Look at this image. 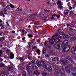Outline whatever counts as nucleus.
<instances>
[{
	"label": "nucleus",
	"instance_id": "f257e3e1",
	"mask_svg": "<svg viewBox=\"0 0 76 76\" xmlns=\"http://www.w3.org/2000/svg\"><path fill=\"white\" fill-rule=\"evenodd\" d=\"M36 64L37 66L40 67V66H42L45 69L48 70V71L51 72L52 71V68L51 67V66L50 64H48L46 66L45 63L42 61H37Z\"/></svg>",
	"mask_w": 76,
	"mask_h": 76
},
{
	"label": "nucleus",
	"instance_id": "f03ea898",
	"mask_svg": "<svg viewBox=\"0 0 76 76\" xmlns=\"http://www.w3.org/2000/svg\"><path fill=\"white\" fill-rule=\"evenodd\" d=\"M63 49V51L67 53L70 50V46L69 45H68L66 46H64L63 48H62Z\"/></svg>",
	"mask_w": 76,
	"mask_h": 76
},
{
	"label": "nucleus",
	"instance_id": "7ed1b4c3",
	"mask_svg": "<svg viewBox=\"0 0 76 76\" xmlns=\"http://www.w3.org/2000/svg\"><path fill=\"white\" fill-rule=\"evenodd\" d=\"M33 66L34 65H33V64H32V63H29L28 65V64H27L26 69L28 72H29V67L31 69H32Z\"/></svg>",
	"mask_w": 76,
	"mask_h": 76
},
{
	"label": "nucleus",
	"instance_id": "20e7f679",
	"mask_svg": "<svg viewBox=\"0 0 76 76\" xmlns=\"http://www.w3.org/2000/svg\"><path fill=\"white\" fill-rule=\"evenodd\" d=\"M68 42H69L67 40H64L63 42H62V43L61 44L62 48H63L64 47L67 46V44H68Z\"/></svg>",
	"mask_w": 76,
	"mask_h": 76
},
{
	"label": "nucleus",
	"instance_id": "39448f33",
	"mask_svg": "<svg viewBox=\"0 0 76 76\" xmlns=\"http://www.w3.org/2000/svg\"><path fill=\"white\" fill-rule=\"evenodd\" d=\"M57 4L58 5V8L59 9H61L62 8V4H61V2L60 1H58L57 2Z\"/></svg>",
	"mask_w": 76,
	"mask_h": 76
},
{
	"label": "nucleus",
	"instance_id": "423d86ee",
	"mask_svg": "<svg viewBox=\"0 0 76 76\" xmlns=\"http://www.w3.org/2000/svg\"><path fill=\"white\" fill-rule=\"evenodd\" d=\"M71 51L72 53H73L74 54H76V49L75 47H73L71 49Z\"/></svg>",
	"mask_w": 76,
	"mask_h": 76
},
{
	"label": "nucleus",
	"instance_id": "0eeeda50",
	"mask_svg": "<svg viewBox=\"0 0 76 76\" xmlns=\"http://www.w3.org/2000/svg\"><path fill=\"white\" fill-rule=\"evenodd\" d=\"M7 72L3 71L0 73V76H5V75H7Z\"/></svg>",
	"mask_w": 76,
	"mask_h": 76
},
{
	"label": "nucleus",
	"instance_id": "6e6552de",
	"mask_svg": "<svg viewBox=\"0 0 76 76\" xmlns=\"http://www.w3.org/2000/svg\"><path fill=\"white\" fill-rule=\"evenodd\" d=\"M54 46L56 48V49H58V50H60V45L58 44H55L54 45Z\"/></svg>",
	"mask_w": 76,
	"mask_h": 76
},
{
	"label": "nucleus",
	"instance_id": "1a4fd4ad",
	"mask_svg": "<svg viewBox=\"0 0 76 76\" xmlns=\"http://www.w3.org/2000/svg\"><path fill=\"white\" fill-rule=\"evenodd\" d=\"M52 61H55V62L57 61L58 63L59 62L58 61V58L57 57H56L54 58H53L52 59Z\"/></svg>",
	"mask_w": 76,
	"mask_h": 76
},
{
	"label": "nucleus",
	"instance_id": "9d476101",
	"mask_svg": "<svg viewBox=\"0 0 76 76\" xmlns=\"http://www.w3.org/2000/svg\"><path fill=\"white\" fill-rule=\"evenodd\" d=\"M66 67L67 68H69V69H73V65L71 64L67 65Z\"/></svg>",
	"mask_w": 76,
	"mask_h": 76
},
{
	"label": "nucleus",
	"instance_id": "9b49d317",
	"mask_svg": "<svg viewBox=\"0 0 76 76\" xmlns=\"http://www.w3.org/2000/svg\"><path fill=\"white\" fill-rule=\"evenodd\" d=\"M54 38H52V39H50L49 40V44L50 45H53L54 44Z\"/></svg>",
	"mask_w": 76,
	"mask_h": 76
},
{
	"label": "nucleus",
	"instance_id": "f8f14e48",
	"mask_svg": "<svg viewBox=\"0 0 76 76\" xmlns=\"http://www.w3.org/2000/svg\"><path fill=\"white\" fill-rule=\"evenodd\" d=\"M65 70L66 72L67 73H70V70L69 69V68L66 67V66L65 68Z\"/></svg>",
	"mask_w": 76,
	"mask_h": 76
},
{
	"label": "nucleus",
	"instance_id": "ddd939ff",
	"mask_svg": "<svg viewBox=\"0 0 76 76\" xmlns=\"http://www.w3.org/2000/svg\"><path fill=\"white\" fill-rule=\"evenodd\" d=\"M61 41V40L57 38L55 40V42H60Z\"/></svg>",
	"mask_w": 76,
	"mask_h": 76
},
{
	"label": "nucleus",
	"instance_id": "4468645a",
	"mask_svg": "<svg viewBox=\"0 0 76 76\" xmlns=\"http://www.w3.org/2000/svg\"><path fill=\"white\" fill-rule=\"evenodd\" d=\"M76 39V37H73L71 38L70 39V41L72 42V41H73Z\"/></svg>",
	"mask_w": 76,
	"mask_h": 76
},
{
	"label": "nucleus",
	"instance_id": "2eb2a0df",
	"mask_svg": "<svg viewBox=\"0 0 76 76\" xmlns=\"http://www.w3.org/2000/svg\"><path fill=\"white\" fill-rule=\"evenodd\" d=\"M69 38V36L67 35H65L63 36V38L64 39H68Z\"/></svg>",
	"mask_w": 76,
	"mask_h": 76
},
{
	"label": "nucleus",
	"instance_id": "dca6fc26",
	"mask_svg": "<svg viewBox=\"0 0 76 76\" xmlns=\"http://www.w3.org/2000/svg\"><path fill=\"white\" fill-rule=\"evenodd\" d=\"M47 53V50H46V49L45 48H43V51H42V53L43 54H45Z\"/></svg>",
	"mask_w": 76,
	"mask_h": 76
},
{
	"label": "nucleus",
	"instance_id": "f3484780",
	"mask_svg": "<svg viewBox=\"0 0 76 76\" xmlns=\"http://www.w3.org/2000/svg\"><path fill=\"white\" fill-rule=\"evenodd\" d=\"M28 45L27 47V48H31V42H29L28 43Z\"/></svg>",
	"mask_w": 76,
	"mask_h": 76
},
{
	"label": "nucleus",
	"instance_id": "a211bd4d",
	"mask_svg": "<svg viewBox=\"0 0 76 76\" xmlns=\"http://www.w3.org/2000/svg\"><path fill=\"white\" fill-rule=\"evenodd\" d=\"M64 12L65 15H68L69 13V11L67 10H65Z\"/></svg>",
	"mask_w": 76,
	"mask_h": 76
},
{
	"label": "nucleus",
	"instance_id": "6ab92c4d",
	"mask_svg": "<svg viewBox=\"0 0 76 76\" xmlns=\"http://www.w3.org/2000/svg\"><path fill=\"white\" fill-rule=\"evenodd\" d=\"M14 58V54L11 53H10V58Z\"/></svg>",
	"mask_w": 76,
	"mask_h": 76
},
{
	"label": "nucleus",
	"instance_id": "aec40b11",
	"mask_svg": "<svg viewBox=\"0 0 76 76\" xmlns=\"http://www.w3.org/2000/svg\"><path fill=\"white\" fill-rule=\"evenodd\" d=\"M12 69H13V67L12 66H10L7 68V70H8L9 71L11 70Z\"/></svg>",
	"mask_w": 76,
	"mask_h": 76
},
{
	"label": "nucleus",
	"instance_id": "412c9836",
	"mask_svg": "<svg viewBox=\"0 0 76 76\" xmlns=\"http://www.w3.org/2000/svg\"><path fill=\"white\" fill-rule=\"evenodd\" d=\"M42 74L43 76H46L47 75V73H45L44 72H42Z\"/></svg>",
	"mask_w": 76,
	"mask_h": 76
},
{
	"label": "nucleus",
	"instance_id": "4be33fe9",
	"mask_svg": "<svg viewBox=\"0 0 76 76\" xmlns=\"http://www.w3.org/2000/svg\"><path fill=\"white\" fill-rule=\"evenodd\" d=\"M34 73H35V74L37 75L38 76V74H39V72H38V71L37 70H36L34 71Z\"/></svg>",
	"mask_w": 76,
	"mask_h": 76
},
{
	"label": "nucleus",
	"instance_id": "5701e85b",
	"mask_svg": "<svg viewBox=\"0 0 76 76\" xmlns=\"http://www.w3.org/2000/svg\"><path fill=\"white\" fill-rule=\"evenodd\" d=\"M5 66L4 65V64L3 63L1 64L0 65V67H5Z\"/></svg>",
	"mask_w": 76,
	"mask_h": 76
},
{
	"label": "nucleus",
	"instance_id": "b1692460",
	"mask_svg": "<svg viewBox=\"0 0 76 76\" xmlns=\"http://www.w3.org/2000/svg\"><path fill=\"white\" fill-rule=\"evenodd\" d=\"M32 69H34V70L37 69V66H36L33 65L32 68Z\"/></svg>",
	"mask_w": 76,
	"mask_h": 76
},
{
	"label": "nucleus",
	"instance_id": "393cba45",
	"mask_svg": "<svg viewBox=\"0 0 76 76\" xmlns=\"http://www.w3.org/2000/svg\"><path fill=\"white\" fill-rule=\"evenodd\" d=\"M10 4V7L11 8H12V9L15 8V6L13 5L12 4Z\"/></svg>",
	"mask_w": 76,
	"mask_h": 76
},
{
	"label": "nucleus",
	"instance_id": "a878e982",
	"mask_svg": "<svg viewBox=\"0 0 76 76\" xmlns=\"http://www.w3.org/2000/svg\"><path fill=\"white\" fill-rule=\"evenodd\" d=\"M22 76H26V72H22Z\"/></svg>",
	"mask_w": 76,
	"mask_h": 76
},
{
	"label": "nucleus",
	"instance_id": "bb28decb",
	"mask_svg": "<svg viewBox=\"0 0 76 76\" xmlns=\"http://www.w3.org/2000/svg\"><path fill=\"white\" fill-rule=\"evenodd\" d=\"M20 61L21 62H23L24 59L23 58H20Z\"/></svg>",
	"mask_w": 76,
	"mask_h": 76
},
{
	"label": "nucleus",
	"instance_id": "cd10ccee",
	"mask_svg": "<svg viewBox=\"0 0 76 76\" xmlns=\"http://www.w3.org/2000/svg\"><path fill=\"white\" fill-rule=\"evenodd\" d=\"M6 52L7 54H10V51L9 49L7 50Z\"/></svg>",
	"mask_w": 76,
	"mask_h": 76
},
{
	"label": "nucleus",
	"instance_id": "c85d7f7f",
	"mask_svg": "<svg viewBox=\"0 0 76 76\" xmlns=\"http://www.w3.org/2000/svg\"><path fill=\"white\" fill-rule=\"evenodd\" d=\"M37 53H38L39 55V54H40V50H37Z\"/></svg>",
	"mask_w": 76,
	"mask_h": 76
},
{
	"label": "nucleus",
	"instance_id": "c756f323",
	"mask_svg": "<svg viewBox=\"0 0 76 76\" xmlns=\"http://www.w3.org/2000/svg\"><path fill=\"white\" fill-rule=\"evenodd\" d=\"M3 11H3L1 12V15H3V17H4V14H3Z\"/></svg>",
	"mask_w": 76,
	"mask_h": 76
},
{
	"label": "nucleus",
	"instance_id": "7c9ffc66",
	"mask_svg": "<svg viewBox=\"0 0 76 76\" xmlns=\"http://www.w3.org/2000/svg\"><path fill=\"white\" fill-rule=\"evenodd\" d=\"M48 42L47 41H46L44 43V44L45 45H48Z\"/></svg>",
	"mask_w": 76,
	"mask_h": 76
},
{
	"label": "nucleus",
	"instance_id": "2f4dec72",
	"mask_svg": "<svg viewBox=\"0 0 76 76\" xmlns=\"http://www.w3.org/2000/svg\"><path fill=\"white\" fill-rule=\"evenodd\" d=\"M61 63H62V64H65V62L64 60H61Z\"/></svg>",
	"mask_w": 76,
	"mask_h": 76
},
{
	"label": "nucleus",
	"instance_id": "473e14b6",
	"mask_svg": "<svg viewBox=\"0 0 76 76\" xmlns=\"http://www.w3.org/2000/svg\"><path fill=\"white\" fill-rule=\"evenodd\" d=\"M46 47H47V48H50L51 46L49 45H47L46 46Z\"/></svg>",
	"mask_w": 76,
	"mask_h": 76
},
{
	"label": "nucleus",
	"instance_id": "72a5a7b5",
	"mask_svg": "<svg viewBox=\"0 0 76 76\" xmlns=\"http://www.w3.org/2000/svg\"><path fill=\"white\" fill-rule=\"evenodd\" d=\"M28 16H29V18H32V16H33V15H29Z\"/></svg>",
	"mask_w": 76,
	"mask_h": 76
},
{
	"label": "nucleus",
	"instance_id": "f704fd0d",
	"mask_svg": "<svg viewBox=\"0 0 76 76\" xmlns=\"http://www.w3.org/2000/svg\"><path fill=\"white\" fill-rule=\"evenodd\" d=\"M70 15L72 16H73V12H70Z\"/></svg>",
	"mask_w": 76,
	"mask_h": 76
},
{
	"label": "nucleus",
	"instance_id": "c9c22d12",
	"mask_svg": "<svg viewBox=\"0 0 76 76\" xmlns=\"http://www.w3.org/2000/svg\"><path fill=\"white\" fill-rule=\"evenodd\" d=\"M28 37L30 38H31V37H33V36L31 34H29L28 35Z\"/></svg>",
	"mask_w": 76,
	"mask_h": 76
},
{
	"label": "nucleus",
	"instance_id": "e433bc0d",
	"mask_svg": "<svg viewBox=\"0 0 76 76\" xmlns=\"http://www.w3.org/2000/svg\"><path fill=\"white\" fill-rule=\"evenodd\" d=\"M18 66L19 67L21 68L22 66V64H20Z\"/></svg>",
	"mask_w": 76,
	"mask_h": 76
},
{
	"label": "nucleus",
	"instance_id": "4c0bfd02",
	"mask_svg": "<svg viewBox=\"0 0 76 76\" xmlns=\"http://www.w3.org/2000/svg\"><path fill=\"white\" fill-rule=\"evenodd\" d=\"M2 6L3 7H4L6 6L5 4H4L3 3H2Z\"/></svg>",
	"mask_w": 76,
	"mask_h": 76
},
{
	"label": "nucleus",
	"instance_id": "58836bf2",
	"mask_svg": "<svg viewBox=\"0 0 76 76\" xmlns=\"http://www.w3.org/2000/svg\"><path fill=\"white\" fill-rule=\"evenodd\" d=\"M73 29L71 28H69V30L70 31V32H73Z\"/></svg>",
	"mask_w": 76,
	"mask_h": 76
},
{
	"label": "nucleus",
	"instance_id": "ea45409f",
	"mask_svg": "<svg viewBox=\"0 0 76 76\" xmlns=\"http://www.w3.org/2000/svg\"><path fill=\"white\" fill-rule=\"evenodd\" d=\"M2 51L0 50V57H1V54H2Z\"/></svg>",
	"mask_w": 76,
	"mask_h": 76
},
{
	"label": "nucleus",
	"instance_id": "a19ab883",
	"mask_svg": "<svg viewBox=\"0 0 76 76\" xmlns=\"http://www.w3.org/2000/svg\"><path fill=\"white\" fill-rule=\"evenodd\" d=\"M6 8L7 10H10V8L9 7H6Z\"/></svg>",
	"mask_w": 76,
	"mask_h": 76
},
{
	"label": "nucleus",
	"instance_id": "79ce46f5",
	"mask_svg": "<svg viewBox=\"0 0 76 76\" xmlns=\"http://www.w3.org/2000/svg\"><path fill=\"white\" fill-rule=\"evenodd\" d=\"M1 41H4V37H2L1 39Z\"/></svg>",
	"mask_w": 76,
	"mask_h": 76
},
{
	"label": "nucleus",
	"instance_id": "37998d69",
	"mask_svg": "<svg viewBox=\"0 0 76 76\" xmlns=\"http://www.w3.org/2000/svg\"><path fill=\"white\" fill-rule=\"evenodd\" d=\"M72 75L73 76H76V74L75 73H72Z\"/></svg>",
	"mask_w": 76,
	"mask_h": 76
},
{
	"label": "nucleus",
	"instance_id": "c03bdc74",
	"mask_svg": "<svg viewBox=\"0 0 76 76\" xmlns=\"http://www.w3.org/2000/svg\"><path fill=\"white\" fill-rule=\"evenodd\" d=\"M58 38H60V39H62V37L61 36H59L58 37Z\"/></svg>",
	"mask_w": 76,
	"mask_h": 76
},
{
	"label": "nucleus",
	"instance_id": "a18cd8bd",
	"mask_svg": "<svg viewBox=\"0 0 76 76\" xmlns=\"http://www.w3.org/2000/svg\"><path fill=\"white\" fill-rule=\"evenodd\" d=\"M4 14H7V12L6 11V9L5 10H4Z\"/></svg>",
	"mask_w": 76,
	"mask_h": 76
},
{
	"label": "nucleus",
	"instance_id": "49530a36",
	"mask_svg": "<svg viewBox=\"0 0 76 76\" xmlns=\"http://www.w3.org/2000/svg\"><path fill=\"white\" fill-rule=\"evenodd\" d=\"M35 60H33L31 61V62H32L31 63H34V62H35Z\"/></svg>",
	"mask_w": 76,
	"mask_h": 76
},
{
	"label": "nucleus",
	"instance_id": "de8ad7c7",
	"mask_svg": "<svg viewBox=\"0 0 76 76\" xmlns=\"http://www.w3.org/2000/svg\"><path fill=\"white\" fill-rule=\"evenodd\" d=\"M45 56V57H49V55H48V54H46Z\"/></svg>",
	"mask_w": 76,
	"mask_h": 76
},
{
	"label": "nucleus",
	"instance_id": "09e8293b",
	"mask_svg": "<svg viewBox=\"0 0 76 76\" xmlns=\"http://www.w3.org/2000/svg\"><path fill=\"white\" fill-rule=\"evenodd\" d=\"M60 15H56V17H57L58 18H60Z\"/></svg>",
	"mask_w": 76,
	"mask_h": 76
},
{
	"label": "nucleus",
	"instance_id": "8fccbe9b",
	"mask_svg": "<svg viewBox=\"0 0 76 76\" xmlns=\"http://www.w3.org/2000/svg\"><path fill=\"white\" fill-rule=\"evenodd\" d=\"M70 58V56H67V58L68 59V60H69Z\"/></svg>",
	"mask_w": 76,
	"mask_h": 76
},
{
	"label": "nucleus",
	"instance_id": "3c124183",
	"mask_svg": "<svg viewBox=\"0 0 76 76\" xmlns=\"http://www.w3.org/2000/svg\"><path fill=\"white\" fill-rule=\"evenodd\" d=\"M35 75H36V74H35V73H34H34L32 74V76H35Z\"/></svg>",
	"mask_w": 76,
	"mask_h": 76
},
{
	"label": "nucleus",
	"instance_id": "603ef678",
	"mask_svg": "<svg viewBox=\"0 0 76 76\" xmlns=\"http://www.w3.org/2000/svg\"><path fill=\"white\" fill-rule=\"evenodd\" d=\"M71 70H72L73 71H75V68H72V69H71Z\"/></svg>",
	"mask_w": 76,
	"mask_h": 76
},
{
	"label": "nucleus",
	"instance_id": "864d4df0",
	"mask_svg": "<svg viewBox=\"0 0 76 76\" xmlns=\"http://www.w3.org/2000/svg\"><path fill=\"white\" fill-rule=\"evenodd\" d=\"M68 60H69V61H72V59L71 58H70V59H69Z\"/></svg>",
	"mask_w": 76,
	"mask_h": 76
},
{
	"label": "nucleus",
	"instance_id": "5fc2aeb1",
	"mask_svg": "<svg viewBox=\"0 0 76 76\" xmlns=\"http://www.w3.org/2000/svg\"><path fill=\"white\" fill-rule=\"evenodd\" d=\"M66 25L67 26V27H68V26H70V25L69 24H68V23L66 24Z\"/></svg>",
	"mask_w": 76,
	"mask_h": 76
},
{
	"label": "nucleus",
	"instance_id": "6e6d98bb",
	"mask_svg": "<svg viewBox=\"0 0 76 76\" xmlns=\"http://www.w3.org/2000/svg\"><path fill=\"white\" fill-rule=\"evenodd\" d=\"M22 39L23 41H24V40H25V38H23Z\"/></svg>",
	"mask_w": 76,
	"mask_h": 76
},
{
	"label": "nucleus",
	"instance_id": "4d7b16f0",
	"mask_svg": "<svg viewBox=\"0 0 76 76\" xmlns=\"http://www.w3.org/2000/svg\"><path fill=\"white\" fill-rule=\"evenodd\" d=\"M28 59H31V56H29L28 57Z\"/></svg>",
	"mask_w": 76,
	"mask_h": 76
},
{
	"label": "nucleus",
	"instance_id": "13d9d810",
	"mask_svg": "<svg viewBox=\"0 0 76 76\" xmlns=\"http://www.w3.org/2000/svg\"><path fill=\"white\" fill-rule=\"evenodd\" d=\"M25 32V30L23 29V30L22 31V32Z\"/></svg>",
	"mask_w": 76,
	"mask_h": 76
},
{
	"label": "nucleus",
	"instance_id": "bf43d9fd",
	"mask_svg": "<svg viewBox=\"0 0 76 76\" xmlns=\"http://www.w3.org/2000/svg\"><path fill=\"white\" fill-rule=\"evenodd\" d=\"M12 33H13V34H15V31H12Z\"/></svg>",
	"mask_w": 76,
	"mask_h": 76
},
{
	"label": "nucleus",
	"instance_id": "052dcab7",
	"mask_svg": "<svg viewBox=\"0 0 76 76\" xmlns=\"http://www.w3.org/2000/svg\"><path fill=\"white\" fill-rule=\"evenodd\" d=\"M35 48H36V47H35V46H34V47L33 48V49H35Z\"/></svg>",
	"mask_w": 76,
	"mask_h": 76
},
{
	"label": "nucleus",
	"instance_id": "680f3d73",
	"mask_svg": "<svg viewBox=\"0 0 76 76\" xmlns=\"http://www.w3.org/2000/svg\"><path fill=\"white\" fill-rule=\"evenodd\" d=\"M39 15H40V16H41L42 15L41 12H40L39 14Z\"/></svg>",
	"mask_w": 76,
	"mask_h": 76
},
{
	"label": "nucleus",
	"instance_id": "e2e57ef3",
	"mask_svg": "<svg viewBox=\"0 0 76 76\" xmlns=\"http://www.w3.org/2000/svg\"><path fill=\"white\" fill-rule=\"evenodd\" d=\"M56 36H57L58 35V33H57L56 34Z\"/></svg>",
	"mask_w": 76,
	"mask_h": 76
},
{
	"label": "nucleus",
	"instance_id": "0e129e2a",
	"mask_svg": "<svg viewBox=\"0 0 76 76\" xmlns=\"http://www.w3.org/2000/svg\"><path fill=\"white\" fill-rule=\"evenodd\" d=\"M2 28H4V26L3 25L2 26Z\"/></svg>",
	"mask_w": 76,
	"mask_h": 76
},
{
	"label": "nucleus",
	"instance_id": "69168bd1",
	"mask_svg": "<svg viewBox=\"0 0 76 76\" xmlns=\"http://www.w3.org/2000/svg\"><path fill=\"white\" fill-rule=\"evenodd\" d=\"M37 42H40V40H37Z\"/></svg>",
	"mask_w": 76,
	"mask_h": 76
},
{
	"label": "nucleus",
	"instance_id": "338daca9",
	"mask_svg": "<svg viewBox=\"0 0 76 76\" xmlns=\"http://www.w3.org/2000/svg\"><path fill=\"white\" fill-rule=\"evenodd\" d=\"M53 15V16L55 17L56 16V14H54V15Z\"/></svg>",
	"mask_w": 76,
	"mask_h": 76
},
{
	"label": "nucleus",
	"instance_id": "774afa93",
	"mask_svg": "<svg viewBox=\"0 0 76 76\" xmlns=\"http://www.w3.org/2000/svg\"><path fill=\"white\" fill-rule=\"evenodd\" d=\"M2 22V20H1L0 19V23H1V22Z\"/></svg>",
	"mask_w": 76,
	"mask_h": 76
}]
</instances>
